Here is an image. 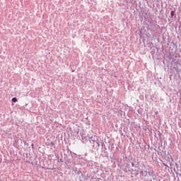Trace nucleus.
<instances>
[{
	"instance_id": "f257e3e1",
	"label": "nucleus",
	"mask_w": 181,
	"mask_h": 181,
	"mask_svg": "<svg viewBox=\"0 0 181 181\" xmlns=\"http://www.w3.org/2000/svg\"><path fill=\"white\" fill-rule=\"evenodd\" d=\"M11 101H12L13 103H16V102H18V98H12Z\"/></svg>"
},
{
	"instance_id": "f03ea898",
	"label": "nucleus",
	"mask_w": 181,
	"mask_h": 181,
	"mask_svg": "<svg viewBox=\"0 0 181 181\" xmlns=\"http://www.w3.org/2000/svg\"><path fill=\"white\" fill-rule=\"evenodd\" d=\"M170 14L172 17L175 16V11H172Z\"/></svg>"
},
{
	"instance_id": "7ed1b4c3",
	"label": "nucleus",
	"mask_w": 181,
	"mask_h": 181,
	"mask_svg": "<svg viewBox=\"0 0 181 181\" xmlns=\"http://www.w3.org/2000/svg\"><path fill=\"white\" fill-rule=\"evenodd\" d=\"M51 145H54V142H51Z\"/></svg>"
},
{
	"instance_id": "20e7f679",
	"label": "nucleus",
	"mask_w": 181,
	"mask_h": 181,
	"mask_svg": "<svg viewBox=\"0 0 181 181\" xmlns=\"http://www.w3.org/2000/svg\"><path fill=\"white\" fill-rule=\"evenodd\" d=\"M157 114H158V112H156V115H157Z\"/></svg>"
}]
</instances>
